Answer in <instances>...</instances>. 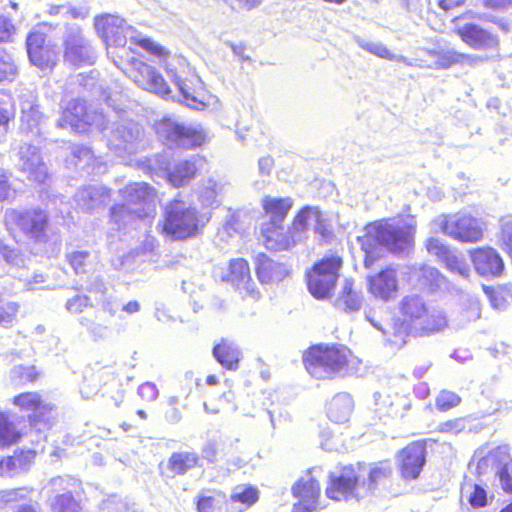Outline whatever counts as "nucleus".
<instances>
[{"label": "nucleus", "instance_id": "1", "mask_svg": "<svg viewBox=\"0 0 512 512\" xmlns=\"http://www.w3.org/2000/svg\"><path fill=\"white\" fill-rule=\"evenodd\" d=\"M95 29L107 46L124 47L127 40L135 41L143 49L158 58V63L176 84L180 92L178 101L187 107L200 110L205 104L193 96L186 87L179 73L188 68L186 59L180 55H171L164 46L149 38L141 37L137 31L116 15L106 14L95 18Z\"/></svg>", "mask_w": 512, "mask_h": 512}, {"label": "nucleus", "instance_id": "2", "mask_svg": "<svg viewBox=\"0 0 512 512\" xmlns=\"http://www.w3.org/2000/svg\"><path fill=\"white\" fill-rule=\"evenodd\" d=\"M106 116L101 112H87L83 101L73 99L65 106L61 119L58 122L60 127H71L78 133L89 131L95 127L105 132L107 146L120 157L126 154H133L137 151L138 143L142 135L141 127L130 120L121 119L113 123L109 130Z\"/></svg>", "mask_w": 512, "mask_h": 512}, {"label": "nucleus", "instance_id": "3", "mask_svg": "<svg viewBox=\"0 0 512 512\" xmlns=\"http://www.w3.org/2000/svg\"><path fill=\"white\" fill-rule=\"evenodd\" d=\"M415 223L380 221L367 225L364 235L358 237L365 252V266L372 265L374 250L381 245L393 253L408 252L413 246Z\"/></svg>", "mask_w": 512, "mask_h": 512}, {"label": "nucleus", "instance_id": "4", "mask_svg": "<svg viewBox=\"0 0 512 512\" xmlns=\"http://www.w3.org/2000/svg\"><path fill=\"white\" fill-rule=\"evenodd\" d=\"M122 194L124 203L111 209V218L119 228L136 218L142 219L154 215L156 193L147 183H131L122 190Z\"/></svg>", "mask_w": 512, "mask_h": 512}, {"label": "nucleus", "instance_id": "5", "mask_svg": "<svg viewBox=\"0 0 512 512\" xmlns=\"http://www.w3.org/2000/svg\"><path fill=\"white\" fill-rule=\"evenodd\" d=\"M351 352L345 347L315 346L310 348L304 363L308 373L317 379H333L349 374Z\"/></svg>", "mask_w": 512, "mask_h": 512}, {"label": "nucleus", "instance_id": "6", "mask_svg": "<svg viewBox=\"0 0 512 512\" xmlns=\"http://www.w3.org/2000/svg\"><path fill=\"white\" fill-rule=\"evenodd\" d=\"M159 226L163 234L173 239H185L198 232L201 219L195 207L175 200L166 207L164 220Z\"/></svg>", "mask_w": 512, "mask_h": 512}, {"label": "nucleus", "instance_id": "7", "mask_svg": "<svg viewBox=\"0 0 512 512\" xmlns=\"http://www.w3.org/2000/svg\"><path fill=\"white\" fill-rule=\"evenodd\" d=\"M157 134L170 147L195 148L206 143L208 134L200 124L183 125L164 118L155 125Z\"/></svg>", "mask_w": 512, "mask_h": 512}, {"label": "nucleus", "instance_id": "8", "mask_svg": "<svg viewBox=\"0 0 512 512\" xmlns=\"http://www.w3.org/2000/svg\"><path fill=\"white\" fill-rule=\"evenodd\" d=\"M474 459L477 460V472L480 475L494 472L502 488L512 493V458L507 446H498L489 451L481 448L474 454Z\"/></svg>", "mask_w": 512, "mask_h": 512}, {"label": "nucleus", "instance_id": "9", "mask_svg": "<svg viewBox=\"0 0 512 512\" xmlns=\"http://www.w3.org/2000/svg\"><path fill=\"white\" fill-rule=\"evenodd\" d=\"M434 223L445 235L461 242L474 243L483 238V223L468 213L441 215Z\"/></svg>", "mask_w": 512, "mask_h": 512}, {"label": "nucleus", "instance_id": "10", "mask_svg": "<svg viewBox=\"0 0 512 512\" xmlns=\"http://www.w3.org/2000/svg\"><path fill=\"white\" fill-rule=\"evenodd\" d=\"M342 260L338 256H329L316 263L308 273V289L318 299H325L331 295Z\"/></svg>", "mask_w": 512, "mask_h": 512}, {"label": "nucleus", "instance_id": "11", "mask_svg": "<svg viewBox=\"0 0 512 512\" xmlns=\"http://www.w3.org/2000/svg\"><path fill=\"white\" fill-rule=\"evenodd\" d=\"M5 223L8 229L19 230L26 237L39 241L45 236L48 216L40 209L25 211L10 209L5 213Z\"/></svg>", "mask_w": 512, "mask_h": 512}, {"label": "nucleus", "instance_id": "12", "mask_svg": "<svg viewBox=\"0 0 512 512\" xmlns=\"http://www.w3.org/2000/svg\"><path fill=\"white\" fill-rule=\"evenodd\" d=\"M128 76L138 87L165 99L171 93L162 75L154 67L140 60L132 61Z\"/></svg>", "mask_w": 512, "mask_h": 512}, {"label": "nucleus", "instance_id": "13", "mask_svg": "<svg viewBox=\"0 0 512 512\" xmlns=\"http://www.w3.org/2000/svg\"><path fill=\"white\" fill-rule=\"evenodd\" d=\"M65 61L73 66L92 65L96 54L79 29H70L65 37Z\"/></svg>", "mask_w": 512, "mask_h": 512}, {"label": "nucleus", "instance_id": "14", "mask_svg": "<svg viewBox=\"0 0 512 512\" xmlns=\"http://www.w3.org/2000/svg\"><path fill=\"white\" fill-rule=\"evenodd\" d=\"M26 46L30 62L41 70L51 69L56 64L57 53L53 46L45 43V34L31 32Z\"/></svg>", "mask_w": 512, "mask_h": 512}, {"label": "nucleus", "instance_id": "15", "mask_svg": "<svg viewBox=\"0 0 512 512\" xmlns=\"http://www.w3.org/2000/svg\"><path fill=\"white\" fill-rule=\"evenodd\" d=\"M293 495L299 502L293 506V512H315L323 508L318 502L319 482L312 476L302 478L292 488Z\"/></svg>", "mask_w": 512, "mask_h": 512}, {"label": "nucleus", "instance_id": "16", "mask_svg": "<svg viewBox=\"0 0 512 512\" xmlns=\"http://www.w3.org/2000/svg\"><path fill=\"white\" fill-rule=\"evenodd\" d=\"M292 233L302 242L310 229L315 233L325 236L326 225L322 213L316 206H306L302 208L294 217L292 222Z\"/></svg>", "mask_w": 512, "mask_h": 512}, {"label": "nucleus", "instance_id": "17", "mask_svg": "<svg viewBox=\"0 0 512 512\" xmlns=\"http://www.w3.org/2000/svg\"><path fill=\"white\" fill-rule=\"evenodd\" d=\"M366 319L382 333L386 345L393 349H401L407 343L409 336L413 335L412 327L401 318L393 319L387 327H384L371 314H367Z\"/></svg>", "mask_w": 512, "mask_h": 512}, {"label": "nucleus", "instance_id": "18", "mask_svg": "<svg viewBox=\"0 0 512 512\" xmlns=\"http://www.w3.org/2000/svg\"><path fill=\"white\" fill-rule=\"evenodd\" d=\"M456 33L464 43L476 50L495 49L499 45L497 35L474 23L458 26Z\"/></svg>", "mask_w": 512, "mask_h": 512}, {"label": "nucleus", "instance_id": "19", "mask_svg": "<svg viewBox=\"0 0 512 512\" xmlns=\"http://www.w3.org/2000/svg\"><path fill=\"white\" fill-rule=\"evenodd\" d=\"M369 292L383 301H389L396 297L398 292L397 271L388 266L379 273L368 277Z\"/></svg>", "mask_w": 512, "mask_h": 512}, {"label": "nucleus", "instance_id": "20", "mask_svg": "<svg viewBox=\"0 0 512 512\" xmlns=\"http://www.w3.org/2000/svg\"><path fill=\"white\" fill-rule=\"evenodd\" d=\"M18 166L34 182L43 183L48 176L47 167L35 146L20 147Z\"/></svg>", "mask_w": 512, "mask_h": 512}, {"label": "nucleus", "instance_id": "21", "mask_svg": "<svg viewBox=\"0 0 512 512\" xmlns=\"http://www.w3.org/2000/svg\"><path fill=\"white\" fill-rule=\"evenodd\" d=\"M398 462L404 479H416L425 463V446L420 442L408 445L399 453Z\"/></svg>", "mask_w": 512, "mask_h": 512}, {"label": "nucleus", "instance_id": "22", "mask_svg": "<svg viewBox=\"0 0 512 512\" xmlns=\"http://www.w3.org/2000/svg\"><path fill=\"white\" fill-rule=\"evenodd\" d=\"M470 258L476 272L481 276H499L504 270V262L493 248L473 249L470 251Z\"/></svg>", "mask_w": 512, "mask_h": 512}, {"label": "nucleus", "instance_id": "23", "mask_svg": "<svg viewBox=\"0 0 512 512\" xmlns=\"http://www.w3.org/2000/svg\"><path fill=\"white\" fill-rule=\"evenodd\" d=\"M50 485L54 491H63L51 504L53 512H81L80 504L72 495L73 489L78 485L75 479L56 477L50 481Z\"/></svg>", "mask_w": 512, "mask_h": 512}, {"label": "nucleus", "instance_id": "24", "mask_svg": "<svg viewBox=\"0 0 512 512\" xmlns=\"http://www.w3.org/2000/svg\"><path fill=\"white\" fill-rule=\"evenodd\" d=\"M358 477L352 467H344L339 475L332 474L325 492L328 498L341 501L353 495Z\"/></svg>", "mask_w": 512, "mask_h": 512}, {"label": "nucleus", "instance_id": "25", "mask_svg": "<svg viewBox=\"0 0 512 512\" xmlns=\"http://www.w3.org/2000/svg\"><path fill=\"white\" fill-rule=\"evenodd\" d=\"M262 237L265 247L274 251L288 250L300 242L298 237H294L292 227L284 231L282 224H264Z\"/></svg>", "mask_w": 512, "mask_h": 512}, {"label": "nucleus", "instance_id": "26", "mask_svg": "<svg viewBox=\"0 0 512 512\" xmlns=\"http://www.w3.org/2000/svg\"><path fill=\"white\" fill-rule=\"evenodd\" d=\"M226 281L231 283L241 294L255 296L254 283L251 278L248 262L244 259L231 260Z\"/></svg>", "mask_w": 512, "mask_h": 512}, {"label": "nucleus", "instance_id": "27", "mask_svg": "<svg viewBox=\"0 0 512 512\" xmlns=\"http://www.w3.org/2000/svg\"><path fill=\"white\" fill-rule=\"evenodd\" d=\"M448 325V319L443 310L427 309L417 325L412 330L413 336H429L443 331Z\"/></svg>", "mask_w": 512, "mask_h": 512}, {"label": "nucleus", "instance_id": "28", "mask_svg": "<svg viewBox=\"0 0 512 512\" xmlns=\"http://www.w3.org/2000/svg\"><path fill=\"white\" fill-rule=\"evenodd\" d=\"M288 269L264 254L257 256V275L262 283L279 282L288 275Z\"/></svg>", "mask_w": 512, "mask_h": 512}, {"label": "nucleus", "instance_id": "29", "mask_svg": "<svg viewBox=\"0 0 512 512\" xmlns=\"http://www.w3.org/2000/svg\"><path fill=\"white\" fill-rule=\"evenodd\" d=\"M293 199L290 197L277 198L265 196L262 199V207L269 217L270 224H282L293 206Z\"/></svg>", "mask_w": 512, "mask_h": 512}, {"label": "nucleus", "instance_id": "30", "mask_svg": "<svg viewBox=\"0 0 512 512\" xmlns=\"http://www.w3.org/2000/svg\"><path fill=\"white\" fill-rule=\"evenodd\" d=\"M109 199V191L100 185L80 189L75 195L77 205L83 210H92Z\"/></svg>", "mask_w": 512, "mask_h": 512}, {"label": "nucleus", "instance_id": "31", "mask_svg": "<svg viewBox=\"0 0 512 512\" xmlns=\"http://www.w3.org/2000/svg\"><path fill=\"white\" fill-rule=\"evenodd\" d=\"M21 128L26 131H33L43 120V114L39 111L36 98L32 93L22 97L21 103Z\"/></svg>", "mask_w": 512, "mask_h": 512}, {"label": "nucleus", "instance_id": "32", "mask_svg": "<svg viewBox=\"0 0 512 512\" xmlns=\"http://www.w3.org/2000/svg\"><path fill=\"white\" fill-rule=\"evenodd\" d=\"M427 309L424 300L417 295L406 296L400 302V312L403 320L407 321L412 330L418 321L421 320Z\"/></svg>", "mask_w": 512, "mask_h": 512}, {"label": "nucleus", "instance_id": "33", "mask_svg": "<svg viewBox=\"0 0 512 512\" xmlns=\"http://www.w3.org/2000/svg\"><path fill=\"white\" fill-rule=\"evenodd\" d=\"M353 410V401L349 394L340 393L329 402L327 415L335 423L348 421Z\"/></svg>", "mask_w": 512, "mask_h": 512}, {"label": "nucleus", "instance_id": "34", "mask_svg": "<svg viewBox=\"0 0 512 512\" xmlns=\"http://www.w3.org/2000/svg\"><path fill=\"white\" fill-rule=\"evenodd\" d=\"M213 356L226 369L236 370L240 351L232 342L222 340L221 343L214 347Z\"/></svg>", "mask_w": 512, "mask_h": 512}, {"label": "nucleus", "instance_id": "35", "mask_svg": "<svg viewBox=\"0 0 512 512\" xmlns=\"http://www.w3.org/2000/svg\"><path fill=\"white\" fill-rule=\"evenodd\" d=\"M362 296L353 289V282L345 279L342 290L336 300V306L346 312H354L360 309Z\"/></svg>", "mask_w": 512, "mask_h": 512}, {"label": "nucleus", "instance_id": "36", "mask_svg": "<svg viewBox=\"0 0 512 512\" xmlns=\"http://www.w3.org/2000/svg\"><path fill=\"white\" fill-rule=\"evenodd\" d=\"M481 316V308L476 297L466 294L462 298L460 310L455 318L457 325L464 327L478 320Z\"/></svg>", "mask_w": 512, "mask_h": 512}, {"label": "nucleus", "instance_id": "37", "mask_svg": "<svg viewBox=\"0 0 512 512\" xmlns=\"http://www.w3.org/2000/svg\"><path fill=\"white\" fill-rule=\"evenodd\" d=\"M196 165L193 160H183L176 163L168 173V179L174 186H182L196 175Z\"/></svg>", "mask_w": 512, "mask_h": 512}, {"label": "nucleus", "instance_id": "38", "mask_svg": "<svg viewBox=\"0 0 512 512\" xmlns=\"http://www.w3.org/2000/svg\"><path fill=\"white\" fill-rule=\"evenodd\" d=\"M356 43L359 47L362 49L368 51L371 54H374L380 58L391 60V61H398L403 62L407 65H410V63L407 61V59L402 55H396L389 51V49L380 42H371L368 40H365L361 37L355 38Z\"/></svg>", "mask_w": 512, "mask_h": 512}, {"label": "nucleus", "instance_id": "39", "mask_svg": "<svg viewBox=\"0 0 512 512\" xmlns=\"http://www.w3.org/2000/svg\"><path fill=\"white\" fill-rule=\"evenodd\" d=\"M199 458L195 453H173L169 458V468L175 474H185L188 470L198 465Z\"/></svg>", "mask_w": 512, "mask_h": 512}, {"label": "nucleus", "instance_id": "40", "mask_svg": "<svg viewBox=\"0 0 512 512\" xmlns=\"http://www.w3.org/2000/svg\"><path fill=\"white\" fill-rule=\"evenodd\" d=\"M224 186L215 180H206L199 191V199L203 205L212 207L219 203V196L222 194Z\"/></svg>", "mask_w": 512, "mask_h": 512}, {"label": "nucleus", "instance_id": "41", "mask_svg": "<svg viewBox=\"0 0 512 512\" xmlns=\"http://www.w3.org/2000/svg\"><path fill=\"white\" fill-rule=\"evenodd\" d=\"M21 437L14 422L9 417L0 413V447H7L16 443Z\"/></svg>", "mask_w": 512, "mask_h": 512}, {"label": "nucleus", "instance_id": "42", "mask_svg": "<svg viewBox=\"0 0 512 512\" xmlns=\"http://www.w3.org/2000/svg\"><path fill=\"white\" fill-rule=\"evenodd\" d=\"M13 404L25 411H37L45 408L38 393H22L13 399Z\"/></svg>", "mask_w": 512, "mask_h": 512}, {"label": "nucleus", "instance_id": "43", "mask_svg": "<svg viewBox=\"0 0 512 512\" xmlns=\"http://www.w3.org/2000/svg\"><path fill=\"white\" fill-rule=\"evenodd\" d=\"M258 500V491L247 485H238L233 489L231 494L232 502H240L245 507H250Z\"/></svg>", "mask_w": 512, "mask_h": 512}, {"label": "nucleus", "instance_id": "44", "mask_svg": "<svg viewBox=\"0 0 512 512\" xmlns=\"http://www.w3.org/2000/svg\"><path fill=\"white\" fill-rule=\"evenodd\" d=\"M37 378V371L34 366H14L10 371V380L15 385H23L33 382Z\"/></svg>", "mask_w": 512, "mask_h": 512}, {"label": "nucleus", "instance_id": "45", "mask_svg": "<svg viewBox=\"0 0 512 512\" xmlns=\"http://www.w3.org/2000/svg\"><path fill=\"white\" fill-rule=\"evenodd\" d=\"M18 74V69L11 55L0 50V82L13 81Z\"/></svg>", "mask_w": 512, "mask_h": 512}, {"label": "nucleus", "instance_id": "46", "mask_svg": "<svg viewBox=\"0 0 512 512\" xmlns=\"http://www.w3.org/2000/svg\"><path fill=\"white\" fill-rule=\"evenodd\" d=\"M429 55L432 56L435 60L428 65L430 68L434 69H448L453 65H457L456 51L448 50V51H429Z\"/></svg>", "mask_w": 512, "mask_h": 512}, {"label": "nucleus", "instance_id": "47", "mask_svg": "<svg viewBox=\"0 0 512 512\" xmlns=\"http://www.w3.org/2000/svg\"><path fill=\"white\" fill-rule=\"evenodd\" d=\"M442 262L449 271L456 273L463 278L469 277L470 268L468 264L463 258L459 257L454 252L451 251Z\"/></svg>", "mask_w": 512, "mask_h": 512}, {"label": "nucleus", "instance_id": "48", "mask_svg": "<svg viewBox=\"0 0 512 512\" xmlns=\"http://www.w3.org/2000/svg\"><path fill=\"white\" fill-rule=\"evenodd\" d=\"M90 257L91 255L88 251H73L67 254V259L77 274L87 272Z\"/></svg>", "mask_w": 512, "mask_h": 512}, {"label": "nucleus", "instance_id": "49", "mask_svg": "<svg viewBox=\"0 0 512 512\" xmlns=\"http://www.w3.org/2000/svg\"><path fill=\"white\" fill-rule=\"evenodd\" d=\"M12 117L13 109L11 99L9 96L0 92V128L6 131Z\"/></svg>", "mask_w": 512, "mask_h": 512}, {"label": "nucleus", "instance_id": "50", "mask_svg": "<svg viewBox=\"0 0 512 512\" xmlns=\"http://www.w3.org/2000/svg\"><path fill=\"white\" fill-rule=\"evenodd\" d=\"M460 397L452 391H442L436 399V406L442 411L456 407L460 403Z\"/></svg>", "mask_w": 512, "mask_h": 512}, {"label": "nucleus", "instance_id": "51", "mask_svg": "<svg viewBox=\"0 0 512 512\" xmlns=\"http://www.w3.org/2000/svg\"><path fill=\"white\" fill-rule=\"evenodd\" d=\"M29 490L27 488H18L11 490H4L0 492V508L11 505L19 499L26 497Z\"/></svg>", "mask_w": 512, "mask_h": 512}, {"label": "nucleus", "instance_id": "52", "mask_svg": "<svg viewBox=\"0 0 512 512\" xmlns=\"http://www.w3.org/2000/svg\"><path fill=\"white\" fill-rule=\"evenodd\" d=\"M468 491V502L474 508L484 507L487 504L486 491L479 485H473L469 487Z\"/></svg>", "mask_w": 512, "mask_h": 512}, {"label": "nucleus", "instance_id": "53", "mask_svg": "<svg viewBox=\"0 0 512 512\" xmlns=\"http://www.w3.org/2000/svg\"><path fill=\"white\" fill-rule=\"evenodd\" d=\"M392 472L389 462H380L371 468L369 473V481L371 485L377 484L382 479L387 478Z\"/></svg>", "mask_w": 512, "mask_h": 512}, {"label": "nucleus", "instance_id": "54", "mask_svg": "<svg viewBox=\"0 0 512 512\" xmlns=\"http://www.w3.org/2000/svg\"><path fill=\"white\" fill-rule=\"evenodd\" d=\"M427 251L436 256L441 262L446 258V256L451 252V250L445 246L439 239L437 238H429L425 243Z\"/></svg>", "mask_w": 512, "mask_h": 512}, {"label": "nucleus", "instance_id": "55", "mask_svg": "<svg viewBox=\"0 0 512 512\" xmlns=\"http://www.w3.org/2000/svg\"><path fill=\"white\" fill-rule=\"evenodd\" d=\"M103 512H137L134 508L130 507L126 502L119 498L111 497L104 501L102 506Z\"/></svg>", "mask_w": 512, "mask_h": 512}, {"label": "nucleus", "instance_id": "56", "mask_svg": "<svg viewBox=\"0 0 512 512\" xmlns=\"http://www.w3.org/2000/svg\"><path fill=\"white\" fill-rule=\"evenodd\" d=\"M0 254L3 257V259L14 266H23L24 265V258L23 256L18 252V250L11 248L5 244L0 243Z\"/></svg>", "mask_w": 512, "mask_h": 512}, {"label": "nucleus", "instance_id": "57", "mask_svg": "<svg viewBox=\"0 0 512 512\" xmlns=\"http://www.w3.org/2000/svg\"><path fill=\"white\" fill-rule=\"evenodd\" d=\"M71 153L73 156L72 163L75 166H78L82 162L85 165H89L90 161L93 159L92 151L87 147L74 145L71 147Z\"/></svg>", "mask_w": 512, "mask_h": 512}, {"label": "nucleus", "instance_id": "58", "mask_svg": "<svg viewBox=\"0 0 512 512\" xmlns=\"http://www.w3.org/2000/svg\"><path fill=\"white\" fill-rule=\"evenodd\" d=\"M18 308V304L14 302L0 305V325L11 324L17 315Z\"/></svg>", "mask_w": 512, "mask_h": 512}, {"label": "nucleus", "instance_id": "59", "mask_svg": "<svg viewBox=\"0 0 512 512\" xmlns=\"http://www.w3.org/2000/svg\"><path fill=\"white\" fill-rule=\"evenodd\" d=\"M220 498V494H218L217 497L213 495H201L197 501L198 512H215Z\"/></svg>", "mask_w": 512, "mask_h": 512}, {"label": "nucleus", "instance_id": "60", "mask_svg": "<svg viewBox=\"0 0 512 512\" xmlns=\"http://www.w3.org/2000/svg\"><path fill=\"white\" fill-rule=\"evenodd\" d=\"M81 324L87 327L90 333L96 338H105L109 333L108 326L96 323L88 318H83Z\"/></svg>", "mask_w": 512, "mask_h": 512}, {"label": "nucleus", "instance_id": "61", "mask_svg": "<svg viewBox=\"0 0 512 512\" xmlns=\"http://www.w3.org/2000/svg\"><path fill=\"white\" fill-rule=\"evenodd\" d=\"M89 305V298L77 295L66 302V309L70 313H81Z\"/></svg>", "mask_w": 512, "mask_h": 512}, {"label": "nucleus", "instance_id": "62", "mask_svg": "<svg viewBox=\"0 0 512 512\" xmlns=\"http://www.w3.org/2000/svg\"><path fill=\"white\" fill-rule=\"evenodd\" d=\"M19 472L17 460L14 456H9L0 461V476H13Z\"/></svg>", "mask_w": 512, "mask_h": 512}, {"label": "nucleus", "instance_id": "63", "mask_svg": "<svg viewBox=\"0 0 512 512\" xmlns=\"http://www.w3.org/2000/svg\"><path fill=\"white\" fill-rule=\"evenodd\" d=\"M158 389L154 383L146 382L139 386L138 395L147 402H152L158 397Z\"/></svg>", "mask_w": 512, "mask_h": 512}, {"label": "nucleus", "instance_id": "64", "mask_svg": "<svg viewBox=\"0 0 512 512\" xmlns=\"http://www.w3.org/2000/svg\"><path fill=\"white\" fill-rule=\"evenodd\" d=\"M15 190L9 183V176L0 169V200H7L13 197Z\"/></svg>", "mask_w": 512, "mask_h": 512}]
</instances>
